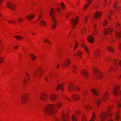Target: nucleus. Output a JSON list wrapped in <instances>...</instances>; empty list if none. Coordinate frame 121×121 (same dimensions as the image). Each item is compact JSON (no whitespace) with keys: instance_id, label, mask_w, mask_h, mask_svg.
<instances>
[{"instance_id":"f257e3e1","label":"nucleus","mask_w":121,"mask_h":121,"mask_svg":"<svg viewBox=\"0 0 121 121\" xmlns=\"http://www.w3.org/2000/svg\"><path fill=\"white\" fill-rule=\"evenodd\" d=\"M57 108V107L54 105H50L46 106L45 108V112L48 114L52 115L54 113V110Z\"/></svg>"},{"instance_id":"f03ea898","label":"nucleus","mask_w":121,"mask_h":121,"mask_svg":"<svg viewBox=\"0 0 121 121\" xmlns=\"http://www.w3.org/2000/svg\"><path fill=\"white\" fill-rule=\"evenodd\" d=\"M111 115V113H104L101 114L100 116V119L101 121H104L107 117H108L107 119V121H113V120L110 118L109 117V116Z\"/></svg>"},{"instance_id":"7ed1b4c3","label":"nucleus","mask_w":121,"mask_h":121,"mask_svg":"<svg viewBox=\"0 0 121 121\" xmlns=\"http://www.w3.org/2000/svg\"><path fill=\"white\" fill-rule=\"evenodd\" d=\"M54 13V12L52 8H51L50 11V15L52 19V21L53 24L52 26V29H54L57 27V26L56 25V24L57 23V21L56 19L53 17V14Z\"/></svg>"},{"instance_id":"20e7f679","label":"nucleus","mask_w":121,"mask_h":121,"mask_svg":"<svg viewBox=\"0 0 121 121\" xmlns=\"http://www.w3.org/2000/svg\"><path fill=\"white\" fill-rule=\"evenodd\" d=\"M93 70L94 72V76L96 79L100 78L102 77V75L99 71L97 69H93Z\"/></svg>"},{"instance_id":"39448f33","label":"nucleus","mask_w":121,"mask_h":121,"mask_svg":"<svg viewBox=\"0 0 121 121\" xmlns=\"http://www.w3.org/2000/svg\"><path fill=\"white\" fill-rule=\"evenodd\" d=\"M78 21V19L77 18V17L75 19L72 18L71 19V22L72 25V27L73 28H74V27L77 24Z\"/></svg>"},{"instance_id":"423d86ee","label":"nucleus","mask_w":121,"mask_h":121,"mask_svg":"<svg viewBox=\"0 0 121 121\" xmlns=\"http://www.w3.org/2000/svg\"><path fill=\"white\" fill-rule=\"evenodd\" d=\"M28 96V95L26 94H24L22 96L21 100L22 104H24L27 100Z\"/></svg>"},{"instance_id":"0eeeda50","label":"nucleus","mask_w":121,"mask_h":121,"mask_svg":"<svg viewBox=\"0 0 121 121\" xmlns=\"http://www.w3.org/2000/svg\"><path fill=\"white\" fill-rule=\"evenodd\" d=\"M119 89V87L118 86H115L114 88L113 89L112 92L114 94L115 96H117V95Z\"/></svg>"},{"instance_id":"6e6552de","label":"nucleus","mask_w":121,"mask_h":121,"mask_svg":"<svg viewBox=\"0 0 121 121\" xmlns=\"http://www.w3.org/2000/svg\"><path fill=\"white\" fill-rule=\"evenodd\" d=\"M87 40L88 41L91 43H94L95 40L94 38L91 35H89L87 37Z\"/></svg>"},{"instance_id":"1a4fd4ad","label":"nucleus","mask_w":121,"mask_h":121,"mask_svg":"<svg viewBox=\"0 0 121 121\" xmlns=\"http://www.w3.org/2000/svg\"><path fill=\"white\" fill-rule=\"evenodd\" d=\"M7 5L8 7L11 10H14L15 4L13 3L9 2L7 4Z\"/></svg>"},{"instance_id":"9d476101","label":"nucleus","mask_w":121,"mask_h":121,"mask_svg":"<svg viewBox=\"0 0 121 121\" xmlns=\"http://www.w3.org/2000/svg\"><path fill=\"white\" fill-rule=\"evenodd\" d=\"M70 62L69 60H66L65 61L64 63H61L62 67H66L69 65L70 64Z\"/></svg>"},{"instance_id":"9b49d317","label":"nucleus","mask_w":121,"mask_h":121,"mask_svg":"<svg viewBox=\"0 0 121 121\" xmlns=\"http://www.w3.org/2000/svg\"><path fill=\"white\" fill-rule=\"evenodd\" d=\"M94 16L95 19L100 18L101 16V13L100 12L97 11L95 13Z\"/></svg>"},{"instance_id":"f8f14e48","label":"nucleus","mask_w":121,"mask_h":121,"mask_svg":"<svg viewBox=\"0 0 121 121\" xmlns=\"http://www.w3.org/2000/svg\"><path fill=\"white\" fill-rule=\"evenodd\" d=\"M50 98L52 102L54 101L57 99V96L56 95L53 94L50 96Z\"/></svg>"},{"instance_id":"ddd939ff","label":"nucleus","mask_w":121,"mask_h":121,"mask_svg":"<svg viewBox=\"0 0 121 121\" xmlns=\"http://www.w3.org/2000/svg\"><path fill=\"white\" fill-rule=\"evenodd\" d=\"M81 73L82 75L85 76L86 78H88V74L86 71L85 70H82L81 72Z\"/></svg>"},{"instance_id":"4468645a","label":"nucleus","mask_w":121,"mask_h":121,"mask_svg":"<svg viewBox=\"0 0 121 121\" xmlns=\"http://www.w3.org/2000/svg\"><path fill=\"white\" fill-rule=\"evenodd\" d=\"M42 69H39L36 72H35V74L38 77H40V76L39 75V74H41L42 73Z\"/></svg>"},{"instance_id":"2eb2a0df","label":"nucleus","mask_w":121,"mask_h":121,"mask_svg":"<svg viewBox=\"0 0 121 121\" xmlns=\"http://www.w3.org/2000/svg\"><path fill=\"white\" fill-rule=\"evenodd\" d=\"M62 121H69V119L67 118L66 115L65 114L62 115Z\"/></svg>"},{"instance_id":"dca6fc26","label":"nucleus","mask_w":121,"mask_h":121,"mask_svg":"<svg viewBox=\"0 0 121 121\" xmlns=\"http://www.w3.org/2000/svg\"><path fill=\"white\" fill-rule=\"evenodd\" d=\"M95 102L96 103L98 107H99V104L102 101L100 99H95Z\"/></svg>"},{"instance_id":"f3484780","label":"nucleus","mask_w":121,"mask_h":121,"mask_svg":"<svg viewBox=\"0 0 121 121\" xmlns=\"http://www.w3.org/2000/svg\"><path fill=\"white\" fill-rule=\"evenodd\" d=\"M47 95L46 94L43 93L42 95L40 96V99L41 100H45L46 98Z\"/></svg>"},{"instance_id":"a211bd4d","label":"nucleus","mask_w":121,"mask_h":121,"mask_svg":"<svg viewBox=\"0 0 121 121\" xmlns=\"http://www.w3.org/2000/svg\"><path fill=\"white\" fill-rule=\"evenodd\" d=\"M35 15L34 14H31L26 16V17L28 19H32L33 18L35 17Z\"/></svg>"},{"instance_id":"6ab92c4d","label":"nucleus","mask_w":121,"mask_h":121,"mask_svg":"<svg viewBox=\"0 0 121 121\" xmlns=\"http://www.w3.org/2000/svg\"><path fill=\"white\" fill-rule=\"evenodd\" d=\"M79 95L76 94H74L72 96V98L73 99L76 100H78L79 99Z\"/></svg>"},{"instance_id":"aec40b11","label":"nucleus","mask_w":121,"mask_h":121,"mask_svg":"<svg viewBox=\"0 0 121 121\" xmlns=\"http://www.w3.org/2000/svg\"><path fill=\"white\" fill-rule=\"evenodd\" d=\"M82 46L83 48L85 49L87 54H89V51L88 48L85 45L83 44H82Z\"/></svg>"},{"instance_id":"412c9836","label":"nucleus","mask_w":121,"mask_h":121,"mask_svg":"<svg viewBox=\"0 0 121 121\" xmlns=\"http://www.w3.org/2000/svg\"><path fill=\"white\" fill-rule=\"evenodd\" d=\"M74 88L73 84L70 85L69 87L68 90L71 92L73 91V89Z\"/></svg>"},{"instance_id":"4be33fe9","label":"nucleus","mask_w":121,"mask_h":121,"mask_svg":"<svg viewBox=\"0 0 121 121\" xmlns=\"http://www.w3.org/2000/svg\"><path fill=\"white\" fill-rule=\"evenodd\" d=\"M91 91L93 94L94 95H98L99 93L98 92L95 90L92 89L91 90Z\"/></svg>"},{"instance_id":"5701e85b","label":"nucleus","mask_w":121,"mask_h":121,"mask_svg":"<svg viewBox=\"0 0 121 121\" xmlns=\"http://www.w3.org/2000/svg\"><path fill=\"white\" fill-rule=\"evenodd\" d=\"M93 0H86V1L87 3H89L90 4H86L84 6V8L85 7V8L83 9V10H84L85 9V8H86V7H88V6L90 5V4L91 3V2L90 1H92Z\"/></svg>"},{"instance_id":"b1692460","label":"nucleus","mask_w":121,"mask_h":121,"mask_svg":"<svg viewBox=\"0 0 121 121\" xmlns=\"http://www.w3.org/2000/svg\"><path fill=\"white\" fill-rule=\"evenodd\" d=\"M116 36L118 38L121 37V31L119 32H116L115 33Z\"/></svg>"},{"instance_id":"393cba45","label":"nucleus","mask_w":121,"mask_h":121,"mask_svg":"<svg viewBox=\"0 0 121 121\" xmlns=\"http://www.w3.org/2000/svg\"><path fill=\"white\" fill-rule=\"evenodd\" d=\"M81 52L80 51H78V54H77L76 53H75L74 55L75 57L76 56H79V58H80L81 57Z\"/></svg>"},{"instance_id":"a878e982","label":"nucleus","mask_w":121,"mask_h":121,"mask_svg":"<svg viewBox=\"0 0 121 121\" xmlns=\"http://www.w3.org/2000/svg\"><path fill=\"white\" fill-rule=\"evenodd\" d=\"M108 94L107 92H106L104 94L103 97V99L104 101H106V99L108 98Z\"/></svg>"},{"instance_id":"bb28decb","label":"nucleus","mask_w":121,"mask_h":121,"mask_svg":"<svg viewBox=\"0 0 121 121\" xmlns=\"http://www.w3.org/2000/svg\"><path fill=\"white\" fill-rule=\"evenodd\" d=\"M72 118L73 121H77V119L76 117L73 114L72 116Z\"/></svg>"},{"instance_id":"cd10ccee","label":"nucleus","mask_w":121,"mask_h":121,"mask_svg":"<svg viewBox=\"0 0 121 121\" xmlns=\"http://www.w3.org/2000/svg\"><path fill=\"white\" fill-rule=\"evenodd\" d=\"M60 88H61V91H63L64 90L63 87L61 86V85L59 84L58 85L56 88V89L57 90H58Z\"/></svg>"},{"instance_id":"c85d7f7f","label":"nucleus","mask_w":121,"mask_h":121,"mask_svg":"<svg viewBox=\"0 0 121 121\" xmlns=\"http://www.w3.org/2000/svg\"><path fill=\"white\" fill-rule=\"evenodd\" d=\"M107 48L109 51L113 52V48L111 46H108L107 47Z\"/></svg>"},{"instance_id":"c756f323","label":"nucleus","mask_w":121,"mask_h":121,"mask_svg":"<svg viewBox=\"0 0 121 121\" xmlns=\"http://www.w3.org/2000/svg\"><path fill=\"white\" fill-rule=\"evenodd\" d=\"M39 24L41 26H44L46 25L45 22L44 21H41L40 22Z\"/></svg>"},{"instance_id":"7c9ffc66","label":"nucleus","mask_w":121,"mask_h":121,"mask_svg":"<svg viewBox=\"0 0 121 121\" xmlns=\"http://www.w3.org/2000/svg\"><path fill=\"white\" fill-rule=\"evenodd\" d=\"M14 37L15 38L18 40H19L22 39V37L17 35L14 36Z\"/></svg>"},{"instance_id":"2f4dec72","label":"nucleus","mask_w":121,"mask_h":121,"mask_svg":"<svg viewBox=\"0 0 121 121\" xmlns=\"http://www.w3.org/2000/svg\"><path fill=\"white\" fill-rule=\"evenodd\" d=\"M29 56L31 57L32 59L33 60H34L36 58V56H34L33 54L29 55Z\"/></svg>"},{"instance_id":"473e14b6","label":"nucleus","mask_w":121,"mask_h":121,"mask_svg":"<svg viewBox=\"0 0 121 121\" xmlns=\"http://www.w3.org/2000/svg\"><path fill=\"white\" fill-rule=\"evenodd\" d=\"M86 31V28L84 27L82 28V30L81 31V32L82 34H84L85 33Z\"/></svg>"},{"instance_id":"72a5a7b5","label":"nucleus","mask_w":121,"mask_h":121,"mask_svg":"<svg viewBox=\"0 0 121 121\" xmlns=\"http://www.w3.org/2000/svg\"><path fill=\"white\" fill-rule=\"evenodd\" d=\"M95 116H94V114H93L92 116V118L89 121H94L95 120Z\"/></svg>"},{"instance_id":"f704fd0d","label":"nucleus","mask_w":121,"mask_h":121,"mask_svg":"<svg viewBox=\"0 0 121 121\" xmlns=\"http://www.w3.org/2000/svg\"><path fill=\"white\" fill-rule=\"evenodd\" d=\"M109 31V30L107 29H105L104 31L105 34L106 35H108V33Z\"/></svg>"},{"instance_id":"c9c22d12","label":"nucleus","mask_w":121,"mask_h":121,"mask_svg":"<svg viewBox=\"0 0 121 121\" xmlns=\"http://www.w3.org/2000/svg\"><path fill=\"white\" fill-rule=\"evenodd\" d=\"M43 41L46 42L48 43L49 44H51V43L48 40L47 38H45L43 40Z\"/></svg>"},{"instance_id":"e433bc0d","label":"nucleus","mask_w":121,"mask_h":121,"mask_svg":"<svg viewBox=\"0 0 121 121\" xmlns=\"http://www.w3.org/2000/svg\"><path fill=\"white\" fill-rule=\"evenodd\" d=\"M107 20H105L104 21V23L103 24V25L105 26H106L107 24Z\"/></svg>"},{"instance_id":"4c0bfd02","label":"nucleus","mask_w":121,"mask_h":121,"mask_svg":"<svg viewBox=\"0 0 121 121\" xmlns=\"http://www.w3.org/2000/svg\"><path fill=\"white\" fill-rule=\"evenodd\" d=\"M78 43L77 42H75V46L74 48V50L76 49L78 46Z\"/></svg>"},{"instance_id":"58836bf2","label":"nucleus","mask_w":121,"mask_h":121,"mask_svg":"<svg viewBox=\"0 0 121 121\" xmlns=\"http://www.w3.org/2000/svg\"><path fill=\"white\" fill-rule=\"evenodd\" d=\"M115 118L118 121L119 120V116L117 113V114L115 117Z\"/></svg>"},{"instance_id":"ea45409f","label":"nucleus","mask_w":121,"mask_h":121,"mask_svg":"<svg viewBox=\"0 0 121 121\" xmlns=\"http://www.w3.org/2000/svg\"><path fill=\"white\" fill-rule=\"evenodd\" d=\"M62 105L60 103H58L57 104V107H60Z\"/></svg>"},{"instance_id":"a19ab883","label":"nucleus","mask_w":121,"mask_h":121,"mask_svg":"<svg viewBox=\"0 0 121 121\" xmlns=\"http://www.w3.org/2000/svg\"><path fill=\"white\" fill-rule=\"evenodd\" d=\"M60 5L62 6L63 9H65V8L64 7V4L63 3H62V4H60Z\"/></svg>"},{"instance_id":"79ce46f5","label":"nucleus","mask_w":121,"mask_h":121,"mask_svg":"<svg viewBox=\"0 0 121 121\" xmlns=\"http://www.w3.org/2000/svg\"><path fill=\"white\" fill-rule=\"evenodd\" d=\"M76 112L77 114V116H78L80 113V111L79 110H78Z\"/></svg>"},{"instance_id":"37998d69","label":"nucleus","mask_w":121,"mask_h":121,"mask_svg":"<svg viewBox=\"0 0 121 121\" xmlns=\"http://www.w3.org/2000/svg\"><path fill=\"white\" fill-rule=\"evenodd\" d=\"M82 121H86L85 116H84L83 117V118L82 119Z\"/></svg>"},{"instance_id":"c03bdc74","label":"nucleus","mask_w":121,"mask_h":121,"mask_svg":"<svg viewBox=\"0 0 121 121\" xmlns=\"http://www.w3.org/2000/svg\"><path fill=\"white\" fill-rule=\"evenodd\" d=\"M76 67L75 66H73V68H72V70H73V72H74V70L76 69Z\"/></svg>"},{"instance_id":"a18cd8bd","label":"nucleus","mask_w":121,"mask_h":121,"mask_svg":"<svg viewBox=\"0 0 121 121\" xmlns=\"http://www.w3.org/2000/svg\"><path fill=\"white\" fill-rule=\"evenodd\" d=\"M26 78H25V80H24L23 81V82L25 84V85H26Z\"/></svg>"},{"instance_id":"49530a36","label":"nucleus","mask_w":121,"mask_h":121,"mask_svg":"<svg viewBox=\"0 0 121 121\" xmlns=\"http://www.w3.org/2000/svg\"><path fill=\"white\" fill-rule=\"evenodd\" d=\"M99 55V53H98V52H96L95 54V56H98Z\"/></svg>"},{"instance_id":"de8ad7c7","label":"nucleus","mask_w":121,"mask_h":121,"mask_svg":"<svg viewBox=\"0 0 121 121\" xmlns=\"http://www.w3.org/2000/svg\"><path fill=\"white\" fill-rule=\"evenodd\" d=\"M117 106L118 107H121V104H120V103H117Z\"/></svg>"},{"instance_id":"09e8293b","label":"nucleus","mask_w":121,"mask_h":121,"mask_svg":"<svg viewBox=\"0 0 121 121\" xmlns=\"http://www.w3.org/2000/svg\"><path fill=\"white\" fill-rule=\"evenodd\" d=\"M18 47V46L17 45L14 46L13 47V48L15 49H17Z\"/></svg>"},{"instance_id":"8fccbe9b","label":"nucleus","mask_w":121,"mask_h":121,"mask_svg":"<svg viewBox=\"0 0 121 121\" xmlns=\"http://www.w3.org/2000/svg\"><path fill=\"white\" fill-rule=\"evenodd\" d=\"M91 107L89 105H87L85 107V108L86 109H88V108H90Z\"/></svg>"},{"instance_id":"3c124183","label":"nucleus","mask_w":121,"mask_h":121,"mask_svg":"<svg viewBox=\"0 0 121 121\" xmlns=\"http://www.w3.org/2000/svg\"><path fill=\"white\" fill-rule=\"evenodd\" d=\"M119 48L121 50V43H119Z\"/></svg>"},{"instance_id":"603ef678","label":"nucleus","mask_w":121,"mask_h":121,"mask_svg":"<svg viewBox=\"0 0 121 121\" xmlns=\"http://www.w3.org/2000/svg\"><path fill=\"white\" fill-rule=\"evenodd\" d=\"M18 20L19 21V22H22L23 21V19L20 18H19Z\"/></svg>"},{"instance_id":"864d4df0","label":"nucleus","mask_w":121,"mask_h":121,"mask_svg":"<svg viewBox=\"0 0 121 121\" xmlns=\"http://www.w3.org/2000/svg\"><path fill=\"white\" fill-rule=\"evenodd\" d=\"M111 15V13L109 14H108V18L109 19H110V17Z\"/></svg>"},{"instance_id":"5fc2aeb1","label":"nucleus","mask_w":121,"mask_h":121,"mask_svg":"<svg viewBox=\"0 0 121 121\" xmlns=\"http://www.w3.org/2000/svg\"><path fill=\"white\" fill-rule=\"evenodd\" d=\"M9 22H12V23H13V24H15V23H14V22H16L15 21H9Z\"/></svg>"},{"instance_id":"6e6d98bb","label":"nucleus","mask_w":121,"mask_h":121,"mask_svg":"<svg viewBox=\"0 0 121 121\" xmlns=\"http://www.w3.org/2000/svg\"><path fill=\"white\" fill-rule=\"evenodd\" d=\"M118 63L120 66H121V60L119 61L118 62Z\"/></svg>"},{"instance_id":"4d7b16f0","label":"nucleus","mask_w":121,"mask_h":121,"mask_svg":"<svg viewBox=\"0 0 121 121\" xmlns=\"http://www.w3.org/2000/svg\"><path fill=\"white\" fill-rule=\"evenodd\" d=\"M56 11H60V8H58L56 9Z\"/></svg>"},{"instance_id":"13d9d810","label":"nucleus","mask_w":121,"mask_h":121,"mask_svg":"<svg viewBox=\"0 0 121 121\" xmlns=\"http://www.w3.org/2000/svg\"><path fill=\"white\" fill-rule=\"evenodd\" d=\"M54 119L56 121H58L59 120V119H57V118H56V117H54Z\"/></svg>"},{"instance_id":"bf43d9fd","label":"nucleus","mask_w":121,"mask_h":121,"mask_svg":"<svg viewBox=\"0 0 121 121\" xmlns=\"http://www.w3.org/2000/svg\"><path fill=\"white\" fill-rule=\"evenodd\" d=\"M45 80L47 81H48V79L47 78V76H46L45 78Z\"/></svg>"},{"instance_id":"052dcab7","label":"nucleus","mask_w":121,"mask_h":121,"mask_svg":"<svg viewBox=\"0 0 121 121\" xmlns=\"http://www.w3.org/2000/svg\"><path fill=\"white\" fill-rule=\"evenodd\" d=\"M119 25V24L117 22L116 23V26L117 27Z\"/></svg>"},{"instance_id":"680f3d73","label":"nucleus","mask_w":121,"mask_h":121,"mask_svg":"<svg viewBox=\"0 0 121 121\" xmlns=\"http://www.w3.org/2000/svg\"><path fill=\"white\" fill-rule=\"evenodd\" d=\"M87 17H86L84 19V21H87Z\"/></svg>"},{"instance_id":"e2e57ef3","label":"nucleus","mask_w":121,"mask_h":121,"mask_svg":"<svg viewBox=\"0 0 121 121\" xmlns=\"http://www.w3.org/2000/svg\"><path fill=\"white\" fill-rule=\"evenodd\" d=\"M113 108V107L112 106L111 107H110L108 106V108L109 109L111 110L112 108Z\"/></svg>"},{"instance_id":"0e129e2a","label":"nucleus","mask_w":121,"mask_h":121,"mask_svg":"<svg viewBox=\"0 0 121 121\" xmlns=\"http://www.w3.org/2000/svg\"><path fill=\"white\" fill-rule=\"evenodd\" d=\"M59 65H59V64H58L57 65V69H58L59 68Z\"/></svg>"},{"instance_id":"69168bd1","label":"nucleus","mask_w":121,"mask_h":121,"mask_svg":"<svg viewBox=\"0 0 121 121\" xmlns=\"http://www.w3.org/2000/svg\"><path fill=\"white\" fill-rule=\"evenodd\" d=\"M114 8H116V6H117V5H116V4L115 3H114Z\"/></svg>"},{"instance_id":"338daca9","label":"nucleus","mask_w":121,"mask_h":121,"mask_svg":"<svg viewBox=\"0 0 121 121\" xmlns=\"http://www.w3.org/2000/svg\"><path fill=\"white\" fill-rule=\"evenodd\" d=\"M97 31L96 30H95V32H94V35H96V33H97Z\"/></svg>"},{"instance_id":"774afa93","label":"nucleus","mask_w":121,"mask_h":121,"mask_svg":"<svg viewBox=\"0 0 121 121\" xmlns=\"http://www.w3.org/2000/svg\"><path fill=\"white\" fill-rule=\"evenodd\" d=\"M75 89L77 90H79V88L78 87H77Z\"/></svg>"}]
</instances>
